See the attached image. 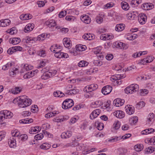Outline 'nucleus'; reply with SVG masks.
Masks as SVG:
<instances>
[{
  "label": "nucleus",
  "instance_id": "f257e3e1",
  "mask_svg": "<svg viewBox=\"0 0 155 155\" xmlns=\"http://www.w3.org/2000/svg\"><path fill=\"white\" fill-rule=\"evenodd\" d=\"M18 104V106L22 108L27 107L31 104L32 100L25 96L23 95L19 97Z\"/></svg>",
  "mask_w": 155,
  "mask_h": 155
},
{
  "label": "nucleus",
  "instance_id": "f03ea898",
  "mask_svg": "<svg viewBox=\"0 0 155 155\" xmlns=\"http://www.w3.org/2000/svg\"><path fill=\"white\" fill-rule=\"evenodd\" d=\"M139 86L136 84H132L126 88L124 90L125 92L127 94H131L139 90Z\"/></svg>",
  "mask_w": 155,
  "mask_h": 155
},
{
  "label": "nucleus",
  "instance_id": "7ed1b4c3",
  "mask_svg": "<svg viewBox=\"0 0 155 155\" xmlns=\"http://www.w3.org/2000/svg\"><path fill=\"white\" fill-rule=\"evenodd\" d=\"M76 146V150H80L84 149L85 146L83 144H78V142L73 141L72 143H68L64 145L65 147H68Z\"/></svg>",
  "mask_w": 155,
  "mask_h": 155
},
{
  "label": "nucleus",
  "instance_id": "20e7f679",
  "mask_svg": "<svg viewBox=\"0 0 155 155\" xmlns=\"http://www.w3.org/2000/svg\"><path fill=\"white\" fill-rule=\"evenodd\" d=\"M114 45L117 48L126 50L128 48L127 45L120 41H116L114 43Z\"/></svg>",
  "mask_w": 155,
  "mask_h": 155
},
{
  "label": "nucleus",
  "instance_id": "39448f33",
  "mask_svg": "<svg viewBox=\"0 0 155 155\" xmlns=\"http://www.w3.org/2000/svg\"><path fill=\"white\" fill-rule=\"evenodd\" d=\"M147 19V16L144 13H141L139 14L138 17V20L140 24L142 25L145 23Z\"/></svg>",
  "mask_w": 155,
  "mask_h": 155
},
{
  "label": "nucleus",
  "instance_id": "423d86ee",
  "mask_svg": "<svg viewBox=\"0 0 155 155\" xmlns=\"http://www.w3.org/2000/svg\"><path fill=\"white\" fill-rule=\"evenodd\" d=\"M112 87L110 85H107L104 87L102 89L101 92L104 95L109 94L112 90Z\"/></svg>",
  "mask_w": 155,
  "mask_h": 155
},
{
  "label": "nucleus",
  "instance_id": "0eeeda50",
  "mask_svg": "<svg viewBox=\"0 0 155 155\" xmlns=\"http://www.w3.org/2000/svg\"><path fill=\"white\" fill-rule=\"evenodd\" d=\"M2 114L4 116V119H10L13 116V113L7 110H4L2 111Z\"/></svg>",
  "mask_w": 155,
  "mask_h": 155
},
{
  "label": "nucleus",
  "instance_id": "6e6552de",
  "mask_svg": "<svg viewBox=\"0 0 155 155\" xmlns=\"http://www.w3.org/2000/svg\"><path fill=\"white\" fill-rule=\"evenodd\" d=\"M80 18L81 21L85 23L89 24L91 21V18L88 15H82L80 17Z\"/></svg>",
  "mask_w": 155,
  "mask_h": 155
},
{
  "label": "nucleus",
  "instance_id": "1a4fd4ad",
  "mask_svg": "<svg viewBox=\"0 0 155 155\" xmlns=\"http://www.w3.org/2000/svg\"><path fill=\"white\" fill-rule=\"evenodd\" d=\"M113 102L116 106L119 107L124 104V100L123 99L117 98L114 100Z\"/></svg>",
  "mask_w": 155,
  "mask_h": 155
},
{
  "label": "nucleus",
  "instance_id": "9d476101",
  "mask_svg": "<svg viewBox=\"0 0 155 155\" xmlns=\"http://www.w3.org/2000/svg\"><path fill=\"white\" fill-rule=\"evenodd\" d=\"M137 13L135 12H130L127 14V18L129 20H134L137 16Z\"/></svg>",
  "mask_w": 155,
  "mask_h": 155
},
{
  "label": "nucleus",
  "instance_id": "9b49d317",
  "mask_svg": "<svg viewBox=\"0 0 155 155\" xmlns=\"http://www.w3.org/2000/svg\"><path fill=\"white\" fill-rule=\"evenodd\" d=\"M11 21L8 19H2L0 20V26L4 27L9 25Z\"/></svg>",
  "mask_w": 155,
  "mask_h": 155
},
{
  "label": "nucleus",
  "instance_id": "f8f14e48",
  "mask_svg": "<svg viewBox=\"0 0 155 155\" xmlns=\"http://www.w3.org/2000/svg\"><path fill=\"white\" fill-rule=\"evenodd\" d=\"M153 8V5L151 3H145L142 5V8L144 10H149Z\"/></svg>",
  "mask_w": 155,
  "mask_h": 155
},
{
  "label": "nucleus",
  "instance_id": "ddd939ff",
  "mask_svg": "<svg viewBox=\"0 0 155 155\" xmlns=\"http://www.w3.org/2000/svg\"><path fill=\"white\" fill-rule=\"evenodd\" d=\"M114 115L120 118H123L125 116L124 113L121 110H118L114 112Z\"/></svg>",
  "mask_w": 155,
  "mask_h": 155
},
{
  "label": "nucleus",
  "instance_id": "4468645a",
  "mask_svg": "<svg viewBox=\"0 0 155 155\" xmlns=\"http://www.w3.org/2000/svg\"><path fill=\"white\" fill-rule=\"evenodd\" d=\"M72 133L70 131H67L66 132L62 133L61 136L62 138L66 139L69 138L71 136Z\"/></svg>",
  "mask_w": 155,
  "mask_h": 155
},
{
  "label": "nucleus",
  "instance_id": "2eb2a0df",
  "mask_svg": "<svg viewBox=\"0 0 155 155\" xmlns=\"http://www.w3.org/2000/svg\"><path fill=\"white\" fill-rule=\"evenodd\" d=\"M34 24H27L25 27L24 29V31L26 33H28L31 31L33 29Z\"/></svg>",
  "mask_w": 155,
  "mask_h": 155
},
{
  "label": "nucleus",
  "instance_id": "dca6fc26",
  "mask_svg": "<svg viewBox=\"0 0 155 155\" xmlns=\"http://www.w3.org/2000/svg\"><path fill=\"white\" fill-rule=\"evenodd\" d=\"M125 27L124 24H118L116 25L115 29L116 31L119 32L123 31Z\"/></svg>",
  "mask_w": 155,
  "mask_h": 155
},
{
  "label": "nucleus",
  "instance_id": "f3484780",
  "mask_svg": "<svg viewBox=\"0 0 155 155\" xmlns=\"http://www.w3.org/2000/svg\"><path fill=\"white\" fill-rule=\"evenodd\" d=\"M125 107L126 111L127 114L129 115H131L133 114L134 112V107H130V105L129 106Z\"/></svg>",
  "mask_w": 155,
  "mask_h": 155
},
{
  "label": "nucleus",
  "instance_id": "a211bd4d",
  "mask_svg": "<svg viewBox=\"0 0 155 155\" xmlns=\"http://www.w3.org/2000/svg\"><path fill=\"white\" fill-rule=\"evenodd\" d=\"M70 39L68 38H64L63 40V43L65 47L67 48H69L70 47L71 44L70 42Z\"/></svg>",
  "mask_w": 155,
  "mask_h": 155
},
{
  "label": "nucleus",
  "instance_id": "6ab92c4d",
  "mask_svg": "<svg viewBox=\"0 0 155 155\" xmlns=\"http://www.w3.org/2000/svg\"><path fill=\"white\" fill-rule=\"evenodd\" d=\"M32 17V15L29 14L21 15H20V18L22 20H26L30 19Z\"/></svg>",
  "mask_w": 155,
  "mask_h": 155
},
{
  "label": "nucleus",
  "instance_id": "aec40b11",
  "mask_svg": "<svg viewBox=\"0 0 155 155\" xmlns=\"http://www.w3.org/2000/svg\"><path fill=\"white\" fill-rule=\"evenodd\" d=\"M21 41V40L19 38H10V43L13 45H16L18 44Z\"/></svg>",
  "mask_w": 155,
  "mask_h": 155
},
{
  "label": "nucleus",
  "instance_id": "412c9836",
  "mask_svg": "<svg viewBox=\"0 0 155 155\" xmlns=\"http://www.w3.org/2000/svg\"><path fill=\"white\" fill-rule=\"evenodd\" d=\"M63 102L66 103V104L69 108L71 107L74 105V101L71 99H68L65 100Z\"/></svg>",
  "mask_w": 155,
  "mask_h": 155
},
{
  "label": "nucleus",
  "instance_id": "4be33fe9",
  "mask_svg": "<svg viewBox=\"0 0 155 155\" xmlns=\"http://www.w3.org/2000/svg\"><path fill=\"white\" fill-rule=\"evenodd\" d=\"M46 25L49 27H52L55 26L56 24L55 20H50L46 22Z\"/></svg>",
  "mask_w": 155,
  "mask_h": 155
},
{
  "label": "nucleus",
  "instance_id": "5701e85b",
  "mask_svg": "<svg viewBox=\"0 0 155 155\" xmlns=\"http://www.w3.org/2000/svg\"><path fill=\"white\" fill-rule=\"evenodd\" d=\"M16 140H18V139L13 138L12 139H11L8 141V143L10 147H13L16 146Z\"/></svg>",
  "mask_w": 155,
  "mask_h": 155
},
{
  "label": "nucleus",
  "instance_id": "b1692460",
  "mask_svg": "<svg viewBox=\"0 0 155 155\" xmlns=\"http://www.w3.org/2000/svg\"><path fill=\"white\" fill-rule=\"evenodd\" d=\"M121 7L122 9L125 10H128L130 8L128 4L126 2H123L121 3Z\"/></svg>",
  "mask_w": 155,
  "mask_h": 155
},
{
  "label": "nucleus",
  "instance_id": "393cba45",
  "mask_svg": "<svg viewBox=\"0 0 155 155\" xmlns=\"http://www.w3.org/2000/svg\"><path fill=\"white\" fill-rule=\"evenodd\" d=\"M102 104V103L101 101H97L92 104L91 106L93 108H96L101 106Z\"/></svg>",
  "mask_w": 155,
  "mask_h": 155
},
{
  "label": "nucleus",
  "instance_id": "a878e982",
  "mask_svg": "<svg viewBox=\"0 0 155 155\" xmlns=\"http://www.w3.org/2000/svg\"><path fill=\"white\" fill-rule=\"evenodd\" d=\"M95 125L99 130H102L104 127V125L102 123L99 122L98 121H96L95 122Z\"/></svg>",
  "mask_w": 155,
  "mask_h": 155
},
{
  "label": "nucleus",
  "instance_id": "bb28decb",
  "mask_svg": "<svg viewBox=\"0 0 155 155\" xmlns=\"http://www.w3.org/2000/svg\"><path fill=\"white\" fill-rule=\"evenodd\" d=\"M56 97H61L64 96L65 94L60 91H57L54 92L53 94Z\"/></svg>",
  "mask_w": 155,
  "mask_h": 155
},
{
  "label": "nucleus",
  "instance_id": "cd10ccee",
  "mask_svg": "<svg viewBox=\"0 0 155 155\" xmlns=\"http://www.w3.org/2000/svg\"><path fill=\"white\" fill-rule=\"evenodd\" d=\"M154 132V130L152 128L146 129L141 132V134L143 135L147 134H151Z\"/></svg>",
  "mask_w": 155,
  "mask_h": 155
},
{
  "label": "nucleus",
  "instance_id": "c85d7f7f",
  "mask_svg": "<svg viewBox=\"0 0 155 155\" xmlns=\"http://www.w3.org/2000/svg\"><path fill=\"white\" fill-rule=\"evenodd\" d=\"M21 91L20 87H16L14 89L11 90L12 93L14 94H17L19 93Z\"/></svg>",
  "mask_w": 155,
  "mask_h": 155
},
{
  "label": "nucleus",
  "instance_id": "c756f323",
  "mask_svg": "<svg viewBox=\"0 0 155 155\" xmlns=\"http://www.w3.org/2000/svg\"><path fill=\"white\" fill-rule=\"evenodd\" d=\"M41 129V127L38 126H36L35 127L31 128L30 130H29V133L31 134H34L33 132L36 131H39Z\"/></svg>",
  "mask_w": 155,
  "mask_h": 155
},
{
  "label": "nucleus",
  "instance_id": "7c9ffc66",
  "mask_svg": "<svg viewBox=\"0 0 155 155\" xmlns=\"http://www.w3.org/2000/svg\"><path fill=\"white\" fill-rule=\"evenodd\" d=\"M154 114L152 113L151 114H150L147 117V122L150 124V122H152L154 120Z\"/></svg>",
  "mask_w": 155,
  "mask_h": 155
},
{
  "label": "nucleus",
  "instance_id": "2f4dec72",
  "mask_svg": "<svg viewBox=\"0 0 155 155\" xmlns=\"http://www.w3.org/2000/svg\"><path fill=\"white\" fill-rule=\"evenodd\" d=\"M47 35H46L45 33H43L38 36L37 37V40L42 41L44 40L47 37Z\"/></svg>",
  "mask_w": 155,
  "mask_h": 155
},
{
  "label": "nucleus",
  "instance_id": "473e14b6",
  "mask_svg": "<svg viewBox=\"0 0 155 155\" xmlns=\"http://www.w3.org/2000/svg\"><path fill=\"white\" fill-rule=\"evenodd\" d=\"M54 54L55 57L58 58H62V56L63 55L64 53L61 52L60 51L57 50Z\"/></svg>",
  "mask_w": 155,
  "mask_h": 155
},
{
  "label": "nucleus",
  "instance_id": "72a5a7b5",
  "mask_svg": "<svg viewBox=\"0 0 155 155\" xmlns=\"http://www.w3.org/2000/svg\"><path fill=\"white\" fill-rule=\"evenodd\" d=\"M98 88V85L97 84H92L88 86V89H90L91 92L94 91Z\"/></svg>",
  "mask_w": 155,
  "mask_h": 155
},
{
  "label": "nucleus",
  "instance_id": "f704fd0d",
  "mask_svg": "<svg viewBox=\"0 0 155 155\" xmlns=\"http://www.w3.org/2000/svg\"><path fill=\"white\" fill-rule=\"evenodd\" d=\"M121 78V75L119 74H117L116 75H113L110 78V80L112 81H114L117 80H120Z\"/></svg>",
  "mask_w": 155,
  "mask_h": 155
},
{
  "label": "nucleus",
  "instance_id": "c9c22d12",
  "mask_svg": "<svg viewBox=\"0 0 155 155\" xmlns=\"http://www.w3.org/2000/svg\"><path fill=\"white\" fill-rule=\"evenodd\" d=\"M28 138V136L26 134H22L19 135L18 137H17L18 139L22 141H25Z\"/></svg>",
  "mask_w": 155,
  "mask_h": 155
},
{
  "label": "nucleus",
  "instance_id": "e433bc0d",
  "mask_svg": "<svg viewBox=\"0 0 155 155\" xmlns=\"http://www.w3.org/2000/svg\"><path fill=\"white\" fill-rule=\"evenodd\" d=\"M34 75V73H33L32 71H30L25 74L23 77L25 79L33 77Z\"/></svg>",
  "mask_w": 155,
  "mask_h": 155
},
{
  "label": "nucleus",
  "instance_id": "4c0bfd02",
  "mask_svg": "<svg viewBox=\"0 0 155 155\" xmlns=\"http://www.w3.org/2000/svg\"><path fill=\"white\" fill-rule=\"evenodd\" d=\"M88 63L87 62L84 61H81L78 63V66L79 67H83L87 66Z\"/></svg>",
  "mask_w": 155,
  "mask_h": 155
},
{
  "label": "nucleus",
  "instance_id": "58836bf2",
  "mask_svg": "<svg viewBox=\"0 0 155 155\" xmlns=\"http://www.w3.org/2000/svg\"><path fill=\"white\" fill-rule=\"evenodd\" d=\"M143 146L142 144H139L134 146V149L137 151H140L143 149Z\"/></svg>",
  "mask_w": 155,
  "mask_h": 155
},
{
  "label": "nucleus",
  "instance_id": "ea45409f",
  "mask_svg": "<svg viewBox=\"0 0 155 155\" xmlns=\"http://www.w3.org/2000/svg\"><path fill=\"white\" fill-rule=\"evenodd\" d=\"M153 58H152L151 56H149L147 57V58L143 59V62L144 63L146 62V63H149L152 61L153 60Z\"/></svg>",
  "mask_w": 155,
  "mask_h": 155
},
{
  "label": "nucleus",
  "instance_id": "a19ab883",
  "mask_svg": "<svg viewBox=\"0 0 155 155\" xmlns=\"http://www.w3.org/2000/svg\"><path fill=\"white\" fill-rule=\"evenodd\" d=\"M145 105V103L143 101H140L138 103H137L136 104V107L138 109H140L142 108L143 107H144Z\"/></svg>",
  "mask_w": 155,
  "mask_h": 155
},
{
  "label": "nucleus",
  "instance_id": "79ce46f5",
  "mask_svg": "<svg viewBox=\"0 0 155 155\" xmlns=\"http://www.w3.org/2000/svg\"><path fill=\"white\" fill-rule=\"evenodd\" d=\"M12 135L13 137H16L15 138L17 139L19 136L20 132L17 130H15L13 131L12 132Z\"/></svg>",
  "mask_w": 155,
  "mask_h": 155
},
{
  "label": "nucleus",
  "instance_id": "37998d69",
  "mask_svg": "<svg viewBox=\"0 0 155 155\" xmlns=\"http://www.w3.org/2000/svg\"><path fill=\"white\" fill-rule=\"evenodd\" d=\"M120 122L117 121L114 122L113 125L114 128L116 130H118L120 127Z\"/></svg>",
  "mask_w": 155,
  "mask_h": 155
},
{
  "label": "nucleus",
  "instance_id": "c03bdc74",
  "mask_svg": "<svg viewBox=\"0 0 155 155\" xmlns=\"http://www.w3.org/2000/svg\"><path fill=\"white\" fill-rule=\"evenodd\" d=\"M77 92V91L76 90L73 89L67 91L66 92V94H67L68 95H71L76 94Z\"/></svg>",
  "mask_w": 155,
  "mask_h": 155
},
{
  "label": "nucleus",
  "instance_id": "a18cd8bd",
  "mask_svg": "<svg viewBox=\"0 0 155 155\" xmlns=\"http://www.w3.org/2000/svg\"><path fill=\"white\" fill-rule=\"evenodd\" d=\"M33 39L32 38L29 37L28 36L26 37L25 38L23 39V41L24 42H25L27 43H28L31 42V41H33Z\"/></svg>",
  "mask_w": 155,
  "mask_h": 155
},
{
  "label": "nucleus",
  "instance_id": "49530a36",
  "mask_svg": "<svg viewBox=\"0 0 155 155\" xmlns=\"http://www.w3.org/2000/svg\"><path fill=\"white\" fill-rule=\"evenodd\" d=\"M76 49L77 51H83L85 50V48L81 45H77L76 46Z\"/></svg>",
  "mask_w": 155,
  "mask_h": 155
},
{
  "label": "nucleus",
  "instance_id": "de8ad7c7",
  "mask_svg": "<svg viewBox=\"0 0 155 155\" xmlns=\"http://www.w3.org/2000/svg\"><path fill=\"white\" fill-rule=\"evenodd\" d=\"M139 92L140 95L143 96L148 93V91L146 89H141L140 90Z\"/></svg>",
  "mask_w": 155,
  "mask_h": 155
},
{
  "label": "nucleus",
  "instance_id": "09e8293b",
  "mask_svg": "<svg viewBox=\"0 0 155 155\" xmlns=\"http://www.w3.org/2000/svg\"><path fill=\"white\" fill-rule=\"evenodd\" d=\"M155 150V147H150L146 148L145 151L150 153H151Z\"/></svg>",
  "mask_w": 155,
  "mask_h": 155
},
{
  "label": "nucleus",
  "instance_id": "8fccbe9b",
  "mask_svg": "<svg viewBox=\"0 0 155 155\" xmlns=\"http://www.w3.org/2000/svg\"><path fill=\"white\" fill-rule=\"evenodd\" d=\"M16 51L15 47H12L9 48L7 51L8 53L10 54H12L13 53Z\"/></svg>",
  "mask_w": 155,
  "mask_h": 155
},
{
  "label": "nucleus",
  "instance_id": "3c124183",
  "mask_svg": "<svg viewBox=\"0 0 155 155\" xmlns=\"http://www.w3.org/2000/svg\"><path fill=\"white\" fill-rule=\"evenodd\" d=\"M121 139V137L120 136H119V137H115L114 138L111 139H110L109 140V141L110 142H117V141L120 140Z\"/></svg>",
  "mask_w": 155,
  "mask_h": 155
},
{
  "label": "nucleus",
  "instance_id": "603ef678",
  "mask_svg": "<svg viewBox=\"0 0 155 155\" xmlns=\"http://www.w3.org/2000/svg\"><path fill=\"white\" fill-rule=\"evenodd\" d=\"M58 47L57 45H55L52 46L50 48V50L51 52L55 53L56 52L57 50H58Z\"/></svg>",
  "mask_w": 155,
  "mask_h": 155
},
{
  "label": "nucleus",
  "instance_id": "864d4df0",
  "mask_svg": "<svg viewBox=\"0 0 155 155\" xmlns=\"http://www.w3.org/2000/svg\"><path fill=\"white\" fill-rule=\"evenodd\" d=\"M57 72L56 70H54L53 71H47L48 75L50 76V78L54 76Z\"/></svg>",
  "mask_w": 155,
  "mask_h": 155
},
{
  "label": "nucleus",
  "instance_id": "5fc2aeb1",
  "mask_svg": "<svg viewBox=\"0 0 155 155\" xmlns=\"http://www.w3.org/2000/svg\"><path fill=\"white\" fill-rule=\"evenodd\" d=\"M138 120V117L137 116H135L133 117V118H132L130 120V122H131V124H134L136 123Z\"/></svg>",
  "mask_w": 155,
  "mask_h": 155
},
{
  "label": "nucleus",
  "instance_id": "6e6d98bb",
  "mask_svg": "<svg viewBox=\"0 0 155 155\" xmlns=\"http://www.w3.org/2000/svg\"><path fill=\"white\" fill-rule=\"evenodd\" d=\"M43 137V134L42 133L36 135L34 137V138L36 140H40Z\"/></svg>",
  "mask_w": 155,
  "mask_h": 155
},
{
  "label": "nucleus",
  "instance_id": "4d7b16f0",
  "mask_svg": "<svg viewBox=\"0 0 155 155\" xmlns=\"http://www.w3.org/2000/svg\"><path fill=\"white\" fill-rule=\"evenodd\" d=\"M66 20L71 21H73L76 20V18L74 16H67L65 17Z\"/></svg>",
  "mask_w": 155,
  "mask_h": 155
},
{
  "label": "nucleus",
  "instance_id": "13d9d810",
  "mask_svg": "<svg viewBox=\"0 0 155 155\" xmlns=\"http://www.w3.org/2000/svg\"><path fill=\"white\" fill-rule=\"evenodd\" d=\"M100 38L103 40H109V38H107V34H105L101 35L100 37Z\"/></svg>",
  "mask_w": 155,
  "mask_h": 155
},
{
  "label": "nucleus",
  "instance_id": "bf43d9fd",
  "mask_svg": "<svg viewBox=\"0 0 155 155\" xmlns=\"http://www.w3.org/2000/svg\"><path fill=\"white\" fill-rule=\"evenodd\" d=\"M24 67L26 70L28 71L32 69L33 68V67L31 65L26 64L24 65Z\"/></svg>",
  "mask_w": 155,
  "mask_h": 155
},
{
  "label": "nucleus",
  "instance_id": "052dcab7",
  "mask_svg": "<svg viewBox=\"0 0 155 155\" xmlns=\"http://www.w3.org/2000/svg\"><path fill=\"white\" fill-rule=\"evenodd\" d=\"M94 53L96 54L101 52V48L100 47H97L94 48Z\"/></svg>",
  "mask_w": 155,
  "mask_h": 155
},
{
  "label": "nucleus",
  "instance_id": "680f3d73",
  "mask_svg": "<svg viewBox=\"0 0 155 155\" xmlns=\"http://www.w3.org/2000/svg\"><path fill=\"white\" fill-rule=\"evenodd\" d=\"M38 110V108L37 106L35 105L32 106L31 108V112L35 113Z\"/></svg>",
  "mask_w": 155,
  "mask_h": 155
},
{
  "label": "nucleus",
  "instance_id": "e2e57ef3",
  "mask_svg": "<svg viewBox=\"0 0 155 155\" xmlns=\"http://www.w3.org/2000/svg\"><path fill=\"white\" fill-rule=\"evenodd\" d=\"M41 149L44 150H48L49 149V147L47 144L45 143L43 144L40 146Z\"/></svg>",
  "mask_w": 155,
  "mask_h": 155
},
{
  "label": "nucleus",
  "instance_id": "0e129e2a",
  "mask_svg": "<svg viewBox=\"0 0 155 155\" xmlns=\"http://www.w3.org/2000/svg\"><path fill=\"white\" fill-rule=\"evenodd\" d=\"M103 19V18L99 15L97 16L96 18V21L99 24H101L102 22Z\"/></svg>",
  "mask_w": 155,
  "mask_h": 155
},
{
  "label": "nucleus",
  "instance_id": "69168bd1",
  "mask_svg": "<svg viewBox=\"0 0 155 155\" xmlns=\"http://www.w3.org/2000/svg\"><path fill=\"white\" fill-rule=\"evenodd\" d=\"M137 35L134 34V35H131L129 37L127 38V39L130 40H134L137 38Z\"/></svg>",
  "mask_w": 155,
  "mask_h": 155
},
{
  "label": "nucleus",
  "instance_id": "338daca9",
  "mask_svg": "<svg viewBox=\"0 0 155 155\" xmlns=\"http://www.w3.org/2000/svg\"><path fill=\"white\" fill-rule=\"evenodd\" d=\"M67 13L66 11H64L61 12L58 14V16L60 18H62L65 16Z\"/></svg>",
  "mask_w": 155,
  "mask_h": 155
},
{
  "label": "nucleus",
  "instance_id": "774afa93",
  "mask_svg": "<svg viewBox=\"0 0 155 155\" xmlns=\"http://www.w3.org/2000/svg\"><path fill=\"white\" fill-rule=\"evenodd\" d=\"M50 78V76L48 75L47 72L43 73V74L41 76V78L42 79L46 80Z\"/></svg>",
  "mask_w": 155,
  "mask_h": 155
}]
</instances>
